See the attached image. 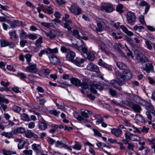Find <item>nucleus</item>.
<instances>
[{"label": "nucleus", "mask_w": 155, "mask_h": 155, "mask_svg": "<svg viewBox=\"0 0 155 155\" xmlns=\"http://www.w3.org/2000/svg\"><path fill=\"white\" fill-rule=\"evenodd\" d=\"M90 81L89 80L85 81L80 84L81 87L84 89H87L89 88V86L90 87L91 91L94 94L97 93L96 89H99L100 90H102L103 89V87L97 84H91Z\"/></svg>", "instance_id": "f257e3e1"}, {"label": "nucleus", "mask_w": 155, "mask_h": 155, "mask_svg": "<svg viewBox=\"0 0 155 155\" xmlns=\"http://www.w3.org/2000/svg\"><path fill=\"white\" fill-rule=\"evenodd\" d=\"M124 136L127 139H129L132 141H137L140 139V138L138 136L131 133L128 131L125 133Z\"/></svg>", "instance_id": "f03ea898"}, {"label": "nucleus", "mask_w": 155, "mask_h": 155, "mask_svg": "<svg viewBox=\"0 0 155 155\" xmlns=\"http://www.w3.org/2000/svg\"><path fill=\"white\" fill-rule=\"evenodd\" d=\"M115 74L116 78L120 85L125 84L126 81L127 80L123 74L118 71L115 72Z\"/></svg>", "instance_id": "7ed1b4c3"}, {"label": "nucleus", "mask_w": 155, "mask_h": 155, "mask_svg": "<svg viewBox=\"0 0 155 155\" xmlns=\"http://www.w3.org/2000/svg\"><path fill=\"white\" fill-rule=\"evenodd\" d=\"M126 18L128 23L131 25L134 23L136 20V16L134 14L131 12H128L127 13Z\"/></svg>", "instance_id": "20e7f679"}, {"label": "nucleus", "mask_w": 155, "mask_h": 155, "mask_svg": "<svg viewBox=\"0 0 155 155\" xmlns=\"http://www.w3.org/2000/svg\"><path fill=\"white\" fill-rule=\"evenodd\" d=\"M136 59L138 62L141 64H143L148 61L147 58L142 53H140L137 54Z\"/></svg>", "instance_id": "39448f33"}, {"label": "nucleus", "mask_w": 155, "mask_h": 155, "mask_svg": "<svg viewBox=\"0 0 155 155\" xmlns=\"http://www.w3.org/2000/svg\"><path fill=\"white\" fill-rule=\"evenodd\" d=\"M70 10L71 12L76 15H79L82 12L81 9L79 7L75 6L74 4L71 6Z\"/></svg>", "instance_id": "423d86ee"}, {"label": "nucleus", "mask_w": 155, "mask_h": 155, "mask_svg": "<svg viewBox=\"0 0 155 155\" xmlns=\"http://www.w3.org/2000/svg\"><path fill=\"white\" fill-rule=\"evenodd\" d=\"M87 68L89 71L99 73L100 70L98 67L96 65L92 63L89 64L87 66Z\"/></svg>", "instance_id": "0eeeda50"}, {"label": "nucleus", "mask_w": 155, "mask_h": 155, "mask_svg": "<svg viewBox=\"0 0 155 155\" xmlns=\"http://www.w3.org/2000/svg\"><path fill=\"white\" fill-rule=\"evenodd\" d=\"M25 70L26 71L34 73H37L38 71V69L36 68V64H29L26 67Z\"/></svg>", "instance_id": "6e6552de"}, {"label": "nucleus", "mask_w": 155, "mask_h": 155, "mask_svg": "<svg viewBox=\"0 0 155 155\" xmlns=\"http://www.w3.org/2000/svg\"><path fill=\"white\" fill-rule=\"evenodd\" d=\"M122 74L127 80L130 79L132 77V74L129 70L126 69L123 71Z\"/></svg>", "instance_id": "1a4fd4ad"}, {"label": "nucleus", "mask_w": 155, "mask_h": 155, "mask_svg": "<svg viewBox=\"0 0 155 155\" xmlns=\"http://www.w3.org/2000/svg\"><path fill=\"white\" fill-rule=\"evenodd\" d=\"M50 60L51 62L54 65L60 64V61L59 59L55 55H52L51 58H50Z\"/></svg>", "instance_id": "9d476101"}, {"label": "nucleus", "mask_w": 155, "mask_h": 155, "mask_svg": "<svg viewBox=\"0 0 155 155\" xmlns=\"http://www.w3.org/2000/svg\"><path fill=\"white\" fill-rule=\"evenodd\" d=\"M111 132L117 137L120 136L122 133V131L120 129L113 128L111 129Z\"/></svg>", "instance_id": "9b49d317"}, {"label": "nucleus", "mask_w": 155, "mask_h": 155, "mask_svg": "<svg viewBox=\"0 0 155 155\" xmlns=\"http://www.w3.org/2000/svg\"><path fill=\"white\" fill-rule=\"evenodd\" d=\"M70 80L71 83L75 86H80L81 82L78 79L75 78H72L70 79Z\"/></svg>", "instance_id": "f8f14e48"}, {"label": "nucleus", "mask_w": 155, "mask_h": 155, "mask_svg": "<svg viewBox=\"0 0 155 155\" xmlns=\"http://www.w3.org/2000/svg\"><path fill=\"white\" fill-rule=\"evenodd\" d=\"M75 56V54L73 51H70L68 52L66 58L68 60H70L72 62Z\"/></svg>", "instance_id": "ddd939ff"}, {"label": "nucleus", "mask_w": 155, "mask_h": 155, "mask_svg": "<svg viewBox=\"0 0 155 155\" xmlns=\"http://www.w3.org/2000/svg\"><path fill=\"white\" fill-rule=\"evenodd\" d=\"M9 35L10 36V38L14 41L16 40L18 37V35L16 34V31L15 30L9 32Z\"/></svg>", "instance_id": "4468645a"}, {"label": "nucleus", "mask_w": 155, "mask_h": 155, "mask_svg": "<svg viewBox=\"0 0 155 155\" xmlns=\"http://www.w3.org/2000/svg\"><path fill=\"white\" fill-rule=\"evenodd\" d=\"M84 61V60L83 59L77 58L75 60H74L71 62L76 65L80 66L81 65V64L83 63Z\"/></svg>", "instance_id": "2eb2a0df"}, {"label": "nucleus", "mask_w": 155, "mask_h": 155, "mask_svg": "<svg viewBox=\"0 0 155 155\" xmlns=\"http://www.w3.org/2000/svg\"><path fill=\"white\" fill-rule=\"evenodd\" d=\"M101 10H105L107 12H110L113 11V7L110 5L106 6H101Z\"/></svg>", "instance_id": "dca6fc26"}, {"label": "nucleus", "mask_w": 155, "mask_h": 155, "mask_svg": "<svg viewBox=\"0 0 155 155\" xmlns=\"http://www.w3.org/2000/svg\"><path fill=\"white\" fill-rule=\"evenodd\" d=\"M140 5L141 6H145L146 7L145 9V14H146L148 12V11L150 8V5H148V4L147 3V2H146L144 1H143L141 2L140 3Z\"/></svg>", "instance_id": "f3484780"}, {"label": "nucleus", "mask_w": 155, "mask_h": 155, "mask_svg": "<svg viewBox=\"0 0 155 155\" xmlns=\"http://www.w3.org/2000/svg\"><path fill=\"white\" fill-rule=\"evenodd\" d=\"M153 68V66L151 63L146 64H145V67L144 70L147 72H150V71L154 72Z\"/></svg>", "instance_id": "a211bd4d"}, {"label": "nucleus", "mask_w": 155, "mask_h": 155, "mask_svg": "<svg viewBox=\"0 0 155 155\" xmlns=\"http://www.w3.org/2000/svg\"><path fill=\"white\" fill-rule=\"evenodd\" d=\"M120 27L122 29L123 31L127 34L129 36H132L133 35V33L132 32L129 31L127 28L125 27L123 25L120 26Z\"/></svg>", "instance_id": "6ab92c4d"}, {"label": "nucleus", "mask_w": 155, "mask_h": 155, "mask_svg": "<svg viewBox=\"0 0 155 155\" xmlns=\"http://www.w3.org/2000/svg\"><path fill=\"white\" fill-rule=\"evenodd\" d=\"M46 35L50 39H52L55 38V35H54V33L52 32V31H49L48 32L44 31Z\"/></svg>", "instance_id": "aec40b11"}, {"label": "nucleus", "mask_w": 155, "mask_h": 155, "mask_svg": "<svg viewBox=\"0 0 155 155\" xmlns=\"http://www.w3.org/2000/svg\"><path fill=\"white\" fill-rule=\"evenodd\" d=\"M128 130L129 131H133L134 133L137 132L139 133H141V132L140 130L139 129L134 125L131 126L130 128L128 129Z\"/></svg>", "instance_id": "412c9836"}, {"label": "nucleus", "mask_w": 155, "mask_h": 155, "mask_svg": "<svg viewBox=\"0 0 155 155\" xmlns=\"http://www.w3.org/2000/svg\"><path fill=\"white\" fill-rule=\"evenodd\" d=\"M80 41L82 43V44L81 45H79V42H78L76 45L79 48L81 47V49L82 52L84 53H86L87 51V48L83 46V41L82 40H81Z\"/></svg>", "instance_id": "4be33fe9"}, {"label": "nucleus", "mask_w": 155, "mask_h": 155, "mask_svg": "<svg viewBox=\"0 0 155 155\" xmlns=\"http://www.w3.org/2000/svg\"><path fill=\"white\" fill-rule=\"evenodd\" d=\"M3 154L4 155H12L16 154V152L10 150H7L5 149L2 150Z\"/></svg>", "instance_id": "5701e85b"}, {"label": "nucleus", "mask_w": 155, "mask_h": 155, "mask_svg": "<svg viewBox=\"0 0 155 155\" xmlns=\"http://www.w3.org/2000/svg\"><path fill=\"white\" fill-rule=\"evenodd\" d=\"M110 84L114 88H117V87L120 85L119 82L115 79H113L111 80Z\"/></svg>", "instance_id": "b1692460"}, {"label": "nucleus", "mask_w": 155, "mask_h": 155, "mask_svg": "<svg viewBox=\"0 0 155 155\" xmlns=\"http://www.w3.org/2000/svg\"><path fill=\"white\" fill-rule=\"evenodd\" d=\"M39 128L41 130H45L47 128V125L44 122H41L39 124Z\"/></svg>", "instance_id": "393cba45"}, {"label": "nucleus", "mask_w": 155, "mask_h": 155, "mask_svg": "<svg viewBox=\"0 0 155 155\" xmlns=\"http://www.w3.org/2000/svg\"><path fill=\"white\" fill-rule=\"evenodd\" d=\"M95 117L98 120L96 121V123L100 124L103 123L104 122V119L102 117L100 114L96 115L95 116Z\"/></svg>", "instance_id": "a878e982"}, {"label": "nucleus", "mask_w": 155, "mask_h": 155, "mask_svg": "<svg viewBox=\"0 0 155 155\" xmlns=\"http://www.w3.org/2000/svg\"><path fill=\"white\" fill-rule=\"evenodd\" d=\"M97 27L95 28V31L96 32H101L103 31V28L102 25L100 23L98 22L97 23Z\"/></svg>", "instance_id": "bb28decb"}, {"label": "nucleus", "mask_w": 155, "mask_h": 155, "mask_svg": "<svg viewBox=\"0 0 155 155\" xmlns=\"http://www.w3.org/2000/svg\"><path fill=\"white\" fill-rule=\"evenodd\" d=\"M25 130L24 128L22 127H18L15 129L14 130V132L15 133H23L25 132Z\"/></svg>", "instance_id": "cd10ccee"}, {"label": "nucleus", "mask_w": 155, "mask_h": 155, "mask_svg": "<svg viewBox=\"0 0 155 155\" xmlns=\"http://www.w3.org/2000/svg\"><path fill=\"white\" fill-rule=\"evenodd\" d=\"M51 127L52 128L49 130V132L51 133H54L58 128V125L52 124Z\"/></svg>", "instance_id": "c85d7f7f"}, {"label": "nucleus", "mask_w": 155, "mask_h": 155, "mask_svg": "<svg viewBox=\"0 0 155 155\" xmlns=\"http://www.w3.org/2000/svg\"><path fill=\"white\" fill-rule=\"evenodd\" d=\"M117 66L119 68L121 69H125L126 68V65L121 62H118L116 63Z\"/></svg>", "instance_id": "c756f323"}, {"label": "nucleus", "mask_w": 155, "mask_h": 155, "mask_svg": "<svg viewBox=\"0 0 155 155\" xmlns=\"http://www.w3.org/2000/svg\"><path fill=\"white\" fill-rule=\"evenodd\" d=\"M32 149L34 150L37 151H39L41 149V146L39 144H37L35 143L33 144L32 145Z\"/></svg>", "instance_id": "7c9ffc66"}, {"label": "nucleus", "mask_w": 155, "mask_h": 155, "mask_svg": "<svg viewBox=\"0 0 155 155\" xmlns=\"http://www.w3.org/2000/svg\"><path fill=\"white\" fill-rule=\"evenodd\" d=\"M74 117L79 121H81L84 120V119L80 115H79L78 113L75 112L74 114Z\"/></svg>", "instance_id": "2f4dec72"}, {"label": "nucleus", "mask_w": 155, "mask_h": 155, "mask_svg": "<svg viewBox=\"0 0 155 155\" xmlns=\"http://www.w3.org/2000/svg\"><path fill=\"white\" fill-rule=\"evenodd\" d=\"M56 144L55 145V147H59V145L61 146L62 147H67V145L65 143H63L62 141H59V140L57 141L56 142Z\"/></svg>", "instance_id": "473e14b6"}, {"label": "nucleus", "mask_w": 155, "mask_h": 155, "mask_svg": "<svg viewBox=\"0 0 155 155\" xmlns=\"http://www.w3.org/2000/svg\"><path fill=\"white\" fill-rule=\"evenodd\" d=\"M20 31V37L21 38H26L27 37L28 35L27 33L25 32L24 30L21 29Z\"/></svg>", "instance_id": "72a5a7b5"}, {"label": "nucleus", "mask_w": 155, "mask_h": 155, "mask_svg": "<svg viewBox=\"0 0 155 155\" xmlns=\"http://www.w3.org/2000/svg\"><path fill=\"white\" fill-rule=\"evenodd\" d=\"M135 145L134 143L132 142L129 143L127 145V148L129 150L133 151L135 147Z\"/></svg>", "instance_id": "f704fd0d"}, {"label": "nucleus", "mask_w": 155, "mask_h": 155, "mask_svg": "<svg viewBox=\"0 0 155 155\" xmlns=\"http://www.w3.org/2000/svg\"><path fill=\"white\" fill-rule=\"evenodd\" d=\"M26 143V142L24 140H21V141L18 143V149H21L23 148Z\"/></svg>", "instance_id": "c9c22d12"}, {"label": "nucleus", "mask_w": 155, "mask_h": 155, "mask_svg": "<svg viewBox=\"0 0 155 155\" xmlns=\"http://www.w3.org/2000/svg\"><path fill=\"white\" fill-rule=\"evenodd\" d=\"M87 112L88 110H81V114L83 117L86 118H88L89 116L87 115Z\"/></svg>", "instance_id": "e433bc0d"}, {"label": "nucleus", "mask_w": 155, "mask_h": 155, "mask_svg": "<svg viewBox=\"0 0 155 155\" xmlns=\"http://www.w3.org/2000/svg\"><path fill=\"white\" fill-rule=\"evenodd\" d=\"M41 24L42 27L46 28H49L51 26V24L49 23L41 22Z\"/></svg>", "instance_id": "4c0bfd02"}, {"label": "nucleus", "mask_w": 155, "mask_h": 155, "mask_svg": "<svg viewBox=\"0 0 155 155\" xmlns=\"http://www.w3.org/2000/svg\"><path fill=\"white\" fill-rule=\"evenodd\" d=\"M123 6L121 4H119L117 7L116 10L120 13H122L123 12L122 8Z\"/></svg>", "instance_id": "58836bf2"}, {"label": "nucleus", "mask_w": 155, "mask_h": 155, "mask_svg": "<svg viewBox=\"0 0 155 155\" xmlns=\"http://www.w3.org/2000/svg\"><path fill=\"white\" fill-rule=\"evenodd\" d=\"M28 37L31 39L34 40L38 38V36L36 34H30L28 35Z\"/></svg>", "instance_id": "ea45409f"}, {"label": "nucleus", "mask_w": 155, "mask_h": 155, "mask_svg": "<svg viewBox=\"0 0 155 155\" xmlns=\"http://www.w3.org/2000/svg\"><path fill=\"white\" fill-rule=\"evenodd\" d=\"M81 148V145L79 143H76L73 146V148L76 150H79Z\"/></svg>", "instance_id": "a19ab883"}, {"label": "nucleus", "mask_w": 155, "mask_h": 155, "mask_svg": "<svg viewBox=\"0 0 155 155\" xmlns=\"http://www.w3.org/2000/svg\"><path fill=\"white\" fill-rule=\"evenodd\" d=\"M48 50L51 54H56L58 53V49L57 48L52 49L48 48Z\"/></svg>", "instance_id": "79ce46f5"}, {"label": "nucleus", "mask_w": 155, "mask_h": 155, "mask_svg": "<svg viewBox=\"0 0 155 155\" xmlns=\"http://www.w3.org/2000/svg\"><path fill=\"white\" fill-rule=\"evenodd\" d=\"M2 136H4L5 137H8V138H11L13 136V134L11 132L8 133L4 132L2 133Z\"/></svg>", "instance_id": "37998d69"}, {"label": "nucleus", "mask_w": 155, "mask_h": 155, "mask_svg": "<svg viewBox=\"0 0 155 155\" xmlns=\"http://www.w3.org/2000/svg\"><path fill=\"white\" fill-rule=\"evenodd\" d=\"M45 12L48 14H51L53 13V9L50 7H48L46 9Z\"/></svg>", "instance_id": "c03bdc74"}, {"label": "nucleus", "mask_w": 155, "mask_h": 155, "mask_svg": "<svg viewBox=\"0 0 155 155\" xmlns=\"http://www.w3.org/2000/svg\"><path fill=\"white\" fill-rule=\"evenodd\" d=\"M49 113L51 114H53L55 116H58V114L60 113L59 111H58L56 110H51L49 111Z\"/></svg>", "instance_id": "a18cd8bd"}, {"label": "nucleus", "mask_w": 155, "mask_h": 155, "mask_svg": "<svg viewBox=\"0 0 155 155\" xmlns=\"http://www.w3.org/2000/svg\"><path fill=\"white\" fill-rule=\"evenodd\" d=\"M100 48L101 49L102 51L104 52L107 54H108V51L106 50L105 45L104 43H102L101 44L100 47Z\"/></svg>", "instance_id": "49530a36"}, {"label": "nucleus", "mask_w": 155, "mask_h": 155, "mask_svg": "<svg viewBox=\"0 0 155 155\" xmlns=\"http://www.w3.org/2000/svg\"><path fill=\"white\" fill-rule=\"evenodd\" d=\"M28 44L27 41L26 40H22L20 41V45L21 47H23L25 45Z\"/></svg>", "instance_id": "de8ad7c7"}, {"label": "nucleus", "mask_w": 155, "mask_h": 155, "mask_svg": "<svg viewBox=\"0 0 155 155\" xmlns=\"http://www.w3.org/2000/svg\"><path fill=\"white\" fill-rule=\"evenodd\" d=\"M32 134H33V133L31 130H28L25 132L26 137L28 138H31L32 137Z\"/></svg>", "instance_id": "09e8293b"}, {"label": "nucleus", "mask_w": 155, "mask_h": 155, "mask_svg": "<svg viewBox=\"0 0 155 155\" xmlns=\"http://www.w3.org/2000/svg\"><path fill=\"white\" fill-rule=\"evenodd\" d=\"M22 117L25 121H28L31 120L28 115L26 114L23 113L22 115Z\"/></svg>", "instance_id": "8fccbe9b"}, {"label": "nucleus", "mask_w": 155, "mask_h": 155, "mask_svg": "<svg viewBox=\"0 0 155 155\" xmlns=\"http://www.w3.org/2000/svg\"><path fill=\"white\" fill-rule=\"evenodd\" d=\"M10 45L8 42L5 40H2L1 42V45L2 47H4Z\"/></svg>", "instance_id": "3c124183"}, {"label": "nucleus", "mask_w": 155, "mask_h": 155, "mask_svg": "<svg viewBox=\"0 0 155 155\" xmlns=\"http://www.w3.org/2000/svg\"><path fill=\"white\" fill-rule=\"evenodd\" d=\"M94 57L95 56L93 53H90L87 54V58L91 61H93L94 59Z\"/></svg>", "instance_id": "603ef678"}, {"label": "nucleus", "mask_w": 155, "mask_h": 155, "mask_svg": "<svg viewBox=\"0 0 155 155\" xmlns=\"http://www.w3.org/2000/svg\"><path fill=\"white\" fill-rule=\"evenodd\" d=\"M149 129V127H146L145 126H143L141 129L140 132H141L147 133L148 132Z\"/></svg>", "instance_id": "864d4df0"}, {"label": "nucleus", "mask_w": 155, "mask_h": 155, "mask_svg": "<svg viewBox=\"0 0 155 155\" xmlns=\"http://www.w3.org/2000/svg\"><path fill=\"white\" fill-rule=\"evenodd\" d=\"M73 35L77 37L78 38H80V36L79 35V32L76 29H74L73 31Z\"/></svg>", "instance_id": "5fc2aeb1"}, {"label": "nucleus", "mask_w": 155, "mask_h": 155, "mask_svg": "<svg viewBox=\"0 0 155 155\" xmlns=\"http://www.w3.org/2000/svg\"><path fill=\"white\" fill-rule=\"evenodd\" d=\"M93 130L94 133V135L98 137H101V134L97 129H93Z\"/></svg>", "instance_id": "6e6d98bb"}, {"label": "nucleus", "mask_w": 155, "mask_h": 155, "mask_svg": "<svg viewBox=\"0 0 155 155\" xmlns=\"http://www.w3.org/2000/svg\"><path fill=\"white\" fill-rule=\"evenodd\" d=\"M25 57L27 60V61L28 63V64H30V62L31 61V56L29 54H26L25 56Z\"/></svg>", "instance_id": "4d7b16f0"}, {"label": "nucleus", "mask_w": 155, "mask_h": 155, "mask_svg": "<svg viewBox=\"0 0 155 155\" xmlns=\"http://www.w3.org/2000/svg\"><path fill=\"white\" fill-rule=\"evenodd\" d=\"M146 109L147 110V111H149V113L154 114L155 110L153 107H146Z\"/></svg>", "instance_id": "13d9d810"}, {"label": "nucleus", "mask_w": 155, "mask_h": 155, "mask_svg": "<svg viewBox=\"0 0 155 155\" xmlns=\"http://www.w3.org/2000/svg\"><path fill=\"white\" fill-rule=\"evenodd\" d=\"M18 76L21 78V79H22L27 78V76L25 74L21 72H18Z\"/></svg>", "instance_id": "bf43d9fd"}, {"label": "nucleus", "mask_w": 155, "mask_h": 155, "mask_svg": "<svg viewBox=\"0 0 155 155\" xmlns=\"http://www.w3.org/2000/svg\"><path fill=\"white\" fill-rule=\"evenodd\" d=\"M145 43L147 45V48L150 50H151L152 49V46L150 44V41L148 40L146 41Z\"/></svg>", "instance_id": "052dcab7"}, {"label": "nucleus", "mask_w": 155, "mask_h": 155, "mask_svg": "<svg viewBox=\"0 0 155 155\" xmlns=\"http://www.w3.org/2000/svg\"><path fill=\"white\" fill-rule=\"evenodd\" d=\"M109 92L112 96H115L116 95V91L112 89H110L109 90Z\"/></svg>", "instance_id": "680f3d73"}, {"label": "nucleus", "mask_w": 155, "mask_h": 155, "mask_svg": "<svg viewBox=\"0 0 155 155\" xmlns=\"http://www.w3.org/2000/svg\"><path fill=\"white\" fill-rule=\"evenodd\" d=\"M104 68L107 69L108 70L110 71H112V68L111 66L110 65H109L106 63L104 67Z\"/></svg>", "instance_id": "e2e57ef3"}, {"label": "nucleus", "mask_w": 155, "mask_h": 155, "mask_svg": "<svg viewBox=\"0 0 155 155\" xmlns=\"http://www.w3.org/2000/svg\"><path fill=\"white\" fill-rule=\"evenodd\" d=\"M132 108L134 111L137 113H139L142 110L141 107H132Z\"/></svg>", "instance_id": "0e129e2a"}, {"label": "nucleus", "mask_w": 155, "mask_h": 155, "mask_svg": "<svg viewBox=\"0 0 155 155\" xmlns=\"http://www.w3.org/2000/svg\"><path fill=\"white\" fill-rule=\"evenodd\" d=\"M105 64V63L103 62V60L101 59H100L99 60L98 64L100 66L104 67Z\"/></svg>", "instance_id": "69168bd1"}, {"label": "nucleus", "mask_w": 155, "mask_h": 155, "mask_svg": "<svg viewBox=\"0 0 155 155\" xmlns=\"http://www.w3.org/2000/svg\"><path fill=\"white\" fill-rule=\"evenodd\" d=\"M112 35L113 37H114V38L116 40L118 39H121L122 38V37L121 36H119L118 37L116 35V33L114 32H113L112 33Z\"/></svg>", "instance_id": "338daca9"}, {"label": "nucleus", "mask_w": 155, "mask_h": 155, "mask_svg": "<svg viewBox=\"0 0 155 155\" xmlns=\"http://www.w3.org/2000/svg\"><path fill=\"white\" fill-rule=\"evenodd\" d=\"M12 110L15 112L18 113L21 110L20 107H12Z\"/></svg>", "instance_id": "774afa93"}]
</instances>
